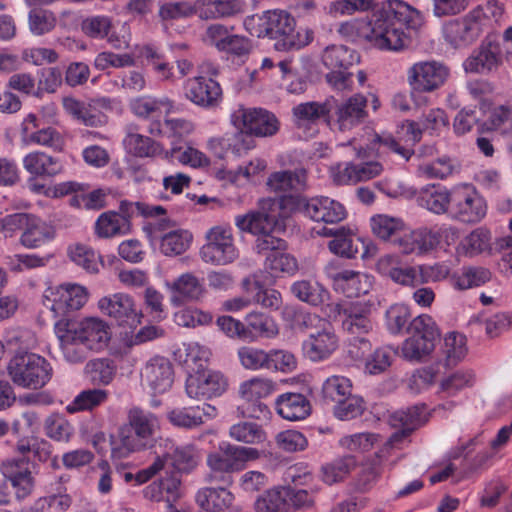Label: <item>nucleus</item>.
<instances>
[{"label":"nucleus","instance_id":"1","mask_svg":"<svg viewBox=\"0 0 512 512\" xmlns=\"http://www.w3.org/2000/svg\"><path fill=\"white\" fill-rule=\"evenodd\" d=\"M422 25L417 9L402 0H389L364 25V39L380 50L401 51L411 44L405 29L417 31Z\"/></svg>","mask_w":512,"mask_h":512},{"label":"nucleus","instance_id":"2","mask_svg":"<svg viewBox=\"0 0 512 512\" xmlns=\"http://www.w3.org/2000/svg\"><path fill=\"white\" fill-rule=\"evenodd\" d=\"M18 455L2 462L1 472L10 483L18 499H24L34 489L35 480L31 470V458L47 462L52 457V445L37 437H21L14 446Z\"/></svg>","mask_w":512,"mask_h":512},{"label":"nucleus","instance_id":"3","mask_svg":"<svg viewBox=\"0 0 512 512\" xmlns=\"http://www.w3.org/2000/svg\"><path fill=\"white\" fill-rule=\"evenodd\" d=\"M187 351L185 363L193 371L186 379L187 395L193 399L221 396L227 390L228 381L219 371L205 370L209 350L198 344H190Z\"/></svg>","mask_w":512,"mask_h":512},{"label":"nucleus","instance_id":"4","mask_svg":"<svg viewBox=\"0 0 512 512\" xmlns=\"http://www.w3.org/2000/svg\"><path fill=\"white\" fill-rule=\"evenodd\" d=\"M294 17L285 10L266 11L258 17V28L253 34L257 37H269L277 40L275 48L279 51L299 50L313 40L309 29L296 31Z\"/></svg>","mask_w":512,"mask_h":512},{"label":"nucleus","instance_id":"5","mask_svg":"<svg viewBox=\"0 0 512 512\" xmlns=\"http://www.w3.org/2000/svg\"><path fill=\"white\" fill-rule=\"evenodd\" d=\"M128 421L132 431L122 429L118 438L111 439V455L113 458H125L131 452L146 448L159 428L157 416L139 407H133L129 410Z\"/></svg>","mask_w":512,"mask_h":512},{"label":"nucleus","instance_id":"6","mask_svg":"<svg viewBox=\"0 0 512 512\" xmlns=\"http://www.w3.org/2000/svg\"><path fill=\"white\" fill-rule=\"evenodd\" d=\"M301 325L308 330L301 348L303 356L313 363L328 360L339 347L333 325L316 314L302 315Z\"/></svg>","mask_w":512,"mask_h":512},{"label":"nucleus","instance_id":"7","mask_svg":"<svg viewBox=\"0 0 512 512\" xmlns=\"http://www.w3.org/2000/svg\"><path fill=\"white\" fill-rule=\"evenodd\" d=\"M259 458L260 452L256 448L222 443L218 451L207 456V465L211 470L208 480L229 486L233 483L232 473L243 470L247 462Z\"/></svg>","mask_w":512,"mask_h":512},{"label":"nucleus","instance_id":"8","mask_svg":"<svg viewBox=\"0 0 512 512\" xmlns=\"http://www.w3.org/2000/svg\"><path fill=\"white\" fill-rule=\"evenodd\" d=\"M7 374L16 386L37 390L43 388L51 380L53 369L43 356L19 351L9 360Z\"/></svg>","mask_w":512,"mask_h":512},{"label":"nucleus","instance_id":"9","mask_svg":"<svg viewBox=\"0 0 512 512\" xmlns=\"http://www.w3.org/2000/svg\"><path fill=\"white\" fill-rule=\"evenodd\" d=\"M410 337L401 347L402 356L409 361H420L428 356L435 348L439 337L435 322L428 315L414 318L407 327Z\"/></svg>","mask_w":512,"mask_h":512},{"label":"nucleus","instance_id":"10","mask_svg":"<svg viewBox=\"0 0 512 512\" xmlns=\"http://www.w3.org/2000/svg\"><path fill=\"white\" fill-rule=\"evenodd\" d=\"M206 243L200 249L201 259L208 264L224 266L239 256L232 230L227 226L211 227L205 234Z\"/></svg>","mask_w":512,"mask_h":512},{"label":"nucleus","instance_id":"11","mask_svg":"<svg viewBox=\"0 0 512 512\" xmlns=\"http://www.w3.org/2000/svg\"><path fill=\"white\" fill-rule=\"evenodd\" d=\"M484 198L471 186L462 185L452 188V202L449 216L463 223L480 222L486 215Z\"/></svg>","mask_w":512,"mask_h":512},{"label":"nucleus","instance_id":"12","mask_svg":"<svg viewBox=\"0 0 512 512\" xmlns=\"http://www.w3.org/2000/svg\"><path fill=\"white\" fill-rule=\"evenodd\" d=\"M480 9H472L465 16L450 20L443 27V36L454 48H463L474 43L483 33Z\"/></svg>","mask_w":512,"mask_h":512},{"label":"nucleus","instance_id":"13","mask_svg":"<svg viewBox=\"0 0 512 512\" xmlns=\"http://www.w3.org/2000/svg\"><path fill=\"white\" fill-rule=\"evenodd\" d=\"M87 301L88 292L84 286L67 284L46 289L42 302L56 317H59L81 309Z\"/></svg>","mask_w":512,"mask_h":512},{"label":"nucleus","instance_id":"14","mask_svg":"<svg viewBox=\"0 0 512 512\" xmlns=\"http://www.w3.org/2000/svg\"><path fill=\"white\" fill-rule=\"evenodd\" d=\"M235 225L242 232L255 236L274 232L279 225V213L275 200L263 199L259 208L235 217Z\"/></svg>","mask_w":512,"mask_h":512},{"label":"nucleus","instance_id":"15","mask_svg":"<svg viewBox=\"0 0 512 512\" xmlns=\"http://www.w3.org/2000/svg\"><path fill=\"white\" fill-rule=\"evenodd\" d=\"M449 75V68L440 61H420L408 69L407 81L413 90L429 93L442 87Z\"/></svg>","mask_w":512,"mask_h":512},{"label":"nucleus","instance_id":"16","mask_svg":"<svg viewBox=\"0 0 512 512\" xmlns=\"http://www.w3.org/2000/svg\"><path fill=\"white\" fill-rule=\"evenodd\" d=\"M231 121L236 128L247 129L252 137L273 136L280 126L276 116L262 108H239L231 115Z\"/></svg>","mask_w":512,"mask_h":512},{"label":"nucleus","instance_id":"17","mask_svg":"<svg viewBox=\"0 0 512 512\" xmlns=\"http://www.w3.org/2000/svg\"><path fill=\"white\" fill-rule=\"evenodd\" d=\"M89 351L104 350L112 336L109 324L98 317H87L76 324L63 323Z\"/></svg>","mask_w":512,"mask_h":512},{"label":"nucleus","instance_id":"18","mask_svg":"<svg viewBox=\"0 0 512 512\" xmlns=\"http://www.w3.org/2000/svg\"><path fill=\"white\" fill-rule=\"evenodd\" d=\"M98 308L108 317L114 319L119 326L134 328L141 322L142 314L133 298L125 293L104 296L98 301Z\"/></svg>","mask_w":512,"mask_h":512},{"label":"nucleus","instance_id":"19","mask_svg":"<svg viewBox=\"0 0 512 512\" xmlns=\"http://www.w3.org/2000/svg\"><path fill=\"white\" fill-rule=\"evenodd\" d=\"M426 420V407L424 404H417L407 409L393 412L389 416V424L397 429V431L389 437L385 446L388 448L395 447L423 425Z\"/></svg>","mask_w":512,"mask_h":512},{"label":"nucleus","instance_id":"20","mask_svg":"<svg viewBox=\"0 0 512 512\" xmlns=\"http://www.w3.org/2000/svg\"><path fill=\"white\" fill-rule=\"evenodd\" d=\"M368 99L361 93H356L341 103L335 102L332 125L340 131H350L363 124L368 118Z\"/></svg>","mask_w":512,"mask_h":512},{"label":"nucleus","instance_id":"21","mask_svg":"<svg viewBox=\"0 0 512 512\" xmlns=\"http://www.w3.org/2000/svg\"><path fill=\"white\" fill-rule=\"evenodd\" d=\"M184 94L187 100L204 109L216 108L222 101L220 84L211 77L201 75L185 81Z\"/></svg>","mask_w":512,"mask_h":512},{"label":"nucleus","instance_id":"22","mask_svg":"<svg viewBox=\"0 0 512 512\" xmlns=\"http://www.w3.org/2000/svg\"><path fill=\"white\" fill-rule=\"evenodd\" d=\"M325 273L332 281L333 288L348 298L367 294L372 286L368 275L350 269H338L333 264L325 267Z\"/></svg>","mask_w":512,"mask_h":512},{"label":"nucleus","instance_id":"23","mask_svg":"<svg viewBox=\"0 0 512 512\" xmlns=\"http://www.w3.org/2000/svg\"><path fill=\"white\" fill-rule=\"evenodd\" d=\"M335 312L344 315L343 329L352 336H368L373 329L370 319L371 305L367 302H351L343 305L335 304Z\"/></svg>","mask_w":512,"mask_h":512},{"label":"nucleus","instance_id":"24","mask_svg":"<svg viewBox=\"0 0 512 512\" xmlns=\"http://www.w3.org/2000/svg\"><path fill=\"white\" fill-rule=\"evenodd\" d=\"M336 99L329 97L323 102L310 101L300 103L293 107L292 115L297 128L306 129L323 121L332 126V110Z\"/></svg>","mask_w":512,"mask_h":512},{"label":"nucleus","instance_id":"25","mask_svg":"<svg viewBox=\"0 0 512 512\" xmlns=\"http://www.w3.org/2000/svg\"><path fill=\"white\" fill-rule=\"evenodd\" d=\"M502 64V53L498 43L484 41L464 61V70L468 73L487 74Z\"/></svg>","mask_w":512,"mask_h":512},{"label":"nucleus","instance_id":"26","mask_svg":"<svg viewBox=\"0 0 512 512\" xmlns=\"http://www.w3.org/2000/svg\"><path fill=\"white\" fill-rule=\"evenodd\" d=\"M305 217L315 222L337 224L347 217L344 205L327 196L309 198L306 204Z\"/></svg>","mask_w":512,"mask_h":512},{"label":"nucleus","instance_id":"27","mask_svg":"<svg viewBox=\"0 0 512 512\" xmlns=\"http://www.w3.org/2000/svg\"><path fill=\"white\" fill-rule=\"evenodd\" d=\"M141 376L154 393L161 394L170 389L173 384V366L167 358L156 356L147 362Z\"/></svg>","mask_w":512,"mask_h":512},{"label":"nucleus","instance_id":"28","mask_svg":"<svg viewBox=\"0 0 512 512\" xmlns=\"http://www.w3.org/2000/svg\"><path fill=\"white\" fill-rule=\"evenodd\" d=\"M225 487L201 489L196 495L197 503L206 512H239L234 495Z\"/></svg>","mask_w":512,"mask_h":512},{"label":"nucleus","instance_id":"29","mask_svg":"<svg viewBox=\"0 0 512 512\" xmlns=\"http://www.w3.org/2000/svg\"><path fill=\"white\" fill-rule=\"evenodd\" d=\"M417 201L421 207L434 214L449 215L452 202V189L449 190L440 184L427 185L420 190Z\"/></svg>","mask_w":512,"mask_h":512},{"label":"nucleus","instance_id":"30","mask_svg":"<svg viewBox=\"0 0 512 512\" xmlns=\"http://www.w3.org/2000/svg\"><path fill=\"white\" fill-rule=\"evenodd\" d=\"M267 186L276 193L302 192L307 188V171L300 167L270 174Z\"/></svg>","mask_w":512,"mask_h":512},{"label":"nucleus","instance_id":"31","mask_svg":"<svg viewBox=\"0 0 512 512\" xmlns=\"http://www.w3.org/2000/svg\"><path fill=\"white\" fill-rule=\"evenodd\" d=\"M167 285L172 292L171 302L175 306L199 300L205 292L203 284L192 273H184Z\"/></svg>","mask_w":512,"mask_h":512},{"label":"nucleus","instance_id":"32","mask_svg":"<svg viewBox=\"0 0 512 512\" xmlns=\"http://www.w3.org/2000/svg\"><path fill=\"white\" fill-rule=\"evenodd\" d=\"M24 169L34 177H55L63 172L64 166L59 158L45 152H30L23 158Z\"/></svg>","mask_w":512,"mask_h":512},{"label":"nucleus","instance_id":"33","mask_svg":"<svg viewBox=\"0 0 512 512\" xmlns=\"http://www.w3.org/2000/svg\"><path fill=\"white\" fill-rule=\"evenodd\" d=\"M277 413L289 421L305 419L311 412L309 400L301 393H284L275 401Z\"/></svg>","mask_w":512,"mask_h":512},{"label":"nucleus","instance_id":"34","mask_svg":"<svg viewBox=\"0 0 512 512\" xmlns=\"http://www.w3.org/2000/svg\"><path fill=\"white\" fill-rule=\"evenodd\" d=\"M492 278L489 269L481 266H464L455 271L449 278L450 285L458 291L480 287Z\"/></svg>","mask_w":512,"mask_h":512},{"label":"nucleus","instance_id":"35","mask_svg":"<svg viewBox=\"0 0 512 512\" xmlns=\"http://www.w3.org/2000/svg\"><path fill=\"white\" fill-rule=\"evenodd\" d=\"M54 237V227L33 215L26 229L22 232L20 242L26 248H38Z\"/></svg>","mask_w":512,"mask_h":512},{"label":"nucleus","instance_id":"36","mask_svg":"<svg viewBox=\"0 0 512 512\" xmlns=\"http://www.w3.org/2000/svg\"><path fill=\"white\" fill-rule=\"evenodd\" d=\"M55 329L60 349L66 361L70 363L83 362L87 358V351L89 350L82 346L76 336L63 323H57Z\"/></svg>","mask_w":512,"mask_h":512},{"label":"nucleus","instance_id":"37","mask_svg":"<svg viewBox=\"0 0 512 512\" xmlns=\"http://www.w3.org/2000/svg\"><path fill=\"white\" fill-rule=\"evenodd\" d=\"M245 330L250 332L247 341L257 338L272 339L279 334V327L274 319L261 312H251L245 317Z\"/></svg>","mask_w":512,"mask_h":512},{"label":"nucleus","instance_id":"38","mask_svg":"<svg viewBox=\"0 0 512 512\" xmlns=\"http://www.w3.org/2000/svg\"><path fill=\"white\" fill-rule=\"evenodd\" d=\"M95 234L99 238H111L127 234L131 230V223L120 217L115 211L102 213L95 222Z\"/></svg>","mask_w":512,"mask_h":512},{"label":"nucleus","instance_id":"39","mask_svg":"<svg viewBox=\"0 0 512 512\" xmlns=\"http://www.w3.org/2000/svg\"><path fill=\"white\" fill-rule=\"evenodd\" d=\"M359 61V55L344 45H331L325 48L322 62L329 69H347Z\"/></svg>","mask_w":512,"mask_h":512},{"label":"nucleus","instance_id":"40","mask_svg":"<svg viewBox=\"0 0 512 512\" xmlns=\"http://www.w3.org/2000/svg\"><path fill=\"white\" fill-rule=\"evenodd\" d=\"M130 108L138 117L148 118L161 113L162 109L166 113L172 112L174 104L168 97L141 96L130 102Z\"/></svg>","mask_w":512,"mask_h":512},{"label":"nucleus","instance_id":"41","mask_svg":"<svg viewBox=\"0 0 512 512\" xmlns=\"http://www.w3.org/2000/svg\"><path fill=\"white\" fill-rule=\"evenodd\" d=\"M291 293L300 301L312 306L324 303L328 297V290L318 282L309 280L296 281L291 285Z\"/></svg>","mask_w":512,"mask_h":512},{"label":"nucleus","instance_id":"42","mask_svg":"<svg viewBox=\"0 0 512 512\" xmlns=\"http://www.w3.org/2000/svg\"><path fill=\"white\" fill-rule=\"evenodd\" d=\"M161 458L165 459V463L170 461L171 465L177 472H190L199 462V453L192 444L176 446L171 453H166Z\"/></svg>","mask_w":512,"mask_h":512},{"label":"nucleus","instance_id":"43","mask_svg":"<svg viewBox=\"0 0 512 512\" xmlns=\"http://www.w3.org/2000/svg\"><path fill=\"white\" fill-rule=\"evenodd\" d=\"M229 436L237 441L250 445L264 443L267 434L263 427L255 422L240 421L229 428Z\"/></svg>","mask_w":512,"mask_h":512},{"label":"nucleus","instance_id":"44","mask_svg":"<svg viewBox=\"0 0 512 512\" xmlns=\"http://www.w3.org/2000/svg\"><path fill=\"white\" fill-rule=\"evenodd\" d=\"M328 247L332 253L348 259L355 258L360 247L364 249L362 257H365L367 253L364 242L358 237H353L348 228H344L337 239L331 240Z\"/></svg>","mask_w":512,"mask_h":512},{"label":"nucleus","instance_id":"45","mask_svg":"<svg viewBox=\"0 0 512 512\" xmlns=\"http://www.w3.org/2000/svg\"><path fill=\"white\" fill-rule=\"evenodd\" d=\"M369 147L375 150L379 156L386 152H392L405 162L414 155V150L411 147L401 144L388 133H376L370 141Z\"/></svg>","mask_w":512,"mask_h":512},{"label":"nucleus","instance_id":"46","mask_svg":"<svg viewBox=\"0 0 512 512\" xmlns=\"http://www.w3.org/2000/svg\"><path fill=\"white\" fill-rule=\"evenodd\" d=\"M373 234L383 241H393L404 230V223L400 218L379 214L370 219Z\"/></svg>","mask_w":512,"mask_h":512},{"label":"nucleus","instance_id":"47","mask_svg":"<svg viewBox=\"0 0 512 512\" xmlns=\"http://www.w3.org/2000/svg\"><path fill=\"white\" fill-rule=\"evenodd\" d=\"M125 144L129 151L137 157L162 156L164 158L165 151L162 145L150 137L138 133H129L125 138Z\"/></svg>","mask_w":512,"mask_h":512},{"label":"nucleus","instance_id":"48","mask_svg":"<svg viewBox=\"0 0 512 512\" xmlns=\"http://www.w3.org/2000/svg\"><path fill=\"white\" fill-rule=\"evenodd\" d=\"M206 19L232 18L244 12V0H204Z\"/></svg>","mask_w":512,"mask_h":512},{"label":"nucleus","instance_id":"49","mask_svg":"<svg viewBox=\"0 0 512 512\" xmlns=\"http://www.w3.org/2000/svg\"><path fill=\"white\" fill-rule=\"evenodd\" d=\"M223 149L235 156H241L254 147L255 141L247 129L237 128L233 132L225 133L219 140Z\"/></svg>","mask_w":512,"mask_h":512},{"label":"nucleus","instance_id":"50","mask_svg":"<svg viewBox=\"0 0 512 512\" xmlns=\"http://www.w3.org/2000/svg\"><path fill=\"white\" fill-rule=\"evenodd\" d=\"M108 399V392L103 389H86L81 391L74 400L66 406V411L74 414L81 411L93 410Z\"/></svg>","mask_w":512,"mask_h":512},{"label":"nucleus","instance_id":"51","mask_svg":"<svg viewBox=\"0 0 512 512\" xmlns=\"http://www.w3.org/2000/svg\"><path fill=\"white\" fill-rule=\"evenodd\" d=\"M44 431L48 438L67 443L74 434V427L64 415L52 413L44 421Z\"/></svg>","mask_w":512,"mask_h":512},{"label":"nucleus","instance_id":"52","mask_svg":"<svg viewBox=\"0 0 512 512\" xmlns=\"http://www.w3.org/2000/svg\"><path fill=\"white\" fill-rule=\"evenodd\" d=\"M164 159L171 162L176 160L183 165H189L193 168L209 165L207 156L191 146L185 148L172 146L170 150L164 152Z\"/></svg>","mask_w":512,"mask_h":512},{"label":"nucleus","instance_id":"53","mask_svg":"<svg viewBox=\"0 0 512 512\" xmlns=\"http://www.w3.org/2000/svg\"><path fill=\"white\" fill-rule=\"evenodd\" d=\"M356 464V459L352 455L336 459L322 466V480L328 485L340 482L356 467Z\"/></svg>","mask_w":512,"mask_h":512},{"label":"nucleus","instance_id":"54","mask_svg":"<svg viewBox=\"0 0 512 512\" xmlns=\"http://www.w3.org/2000/svg\"><path fill=\"white\" fill-rule=\"evenodd\" d=\"M192 235L185 230H173L161 236L160 249L166 256L184 253L190 245Z\"/></svg>","mask_w":512,"mask_h":512},{"label":"nucleus","instance_id":"55","mask_svg":"<svg viewBox=\"0 0 512 512\" xmlns=\"http://www.w3.org/2000/svg\"><path fill=\"white\" fill-rule=\"evenodd\" d=\"M352 394V382L340 375L328 377L322 385V395L325 399L338 403Z\"/></svg>","mask_w":512,"mask_h":512},{"label":"nucleus","instance_id":"56","mask_svg":"<svg viewBox=\"0 0 512 512\" xmlns=\"http://www.w3.org/2000/svg\"><path fill=\"white\" fill-rule=\"evenodd\" d=\"M284 486L274 487L259 495L254 503L257 512H284L287 510Z\"/></svg>","mask_w":512,"mask_h":512},{"label":"nucleus","instance_id":"57","mask_svg":"<svg viewBox=\"0 0 512 512\" xmlns=\"http://www.w3.org/2000/svg\"><path fill=\"white\" fill-rule=\"evenodd\" d=\"M71 260L87 272L95 274L103 266L101 256L86 245L78 244L69 250Z\"/></svg>","mask_w":512,"mask_h":512},{"label":"nucleus","instance_id":"58","mask_svg":"<svg viewBox=\"0 0 512 512\" xmlns=\"http://www.w3.org/2000/svg\"><path fill=\"white\" fill-rule=\"evenodd\" d=\"M285 251H276L265 259V268L274 276L280 274L293 275L298 270L296 258Z\"/></svg>","mask_w":512,"mask_h":512},{"label":"nucleus","instance_id":"59","mask_svg":"<svg viewBox=\"0 0 512 512\" xmlns=\"http://www.w3.org/2000/svg\"><path fill=\"white\" fill-rule=\"evenodd\" d=\"M240 364L248 370H267L269 363L268 351L253 347L241 346L237 351Z\"/></svg>","mask_w":512,"mask_h":512},{"label":"nucleus","instance_id":"60","mask_svg":"<svg viewBox=\"0 0 512 512\" xmlns=\"http://www.w3.org/2000/svg\"><path fill=\"white\" fill-rule=\"evenodd\" d=\"M170 423L179 428L193 429L203 424L200 406L174 408L167 414Z\"/></svg>","mask_w":512,"mask_h":512},{"label":"nucleus","instance_id":"61","mask_svg":"<svg viewBox=\"0 0 512 512\" xmlns=\"http://www.w3.org/2000/svg\"><path fill=\"white\" fill-rule=\"evenodd\" d=\"M275 385L272 380L255 377L240 385L239 393L243 401L262 399L274 391Z\"/></svg>","mask_w":512,"mask_h":512},{"label":"nucleus","instance_id":"62","mask_svg":"<svg viewBox=\"0 0 512 512\" xmlns=\"http://www.w3.org/2000/svg\"><path fill=\"white\" fill-rule=\"evenodd\" d=\"M411 318L409 308L404 304L391 305L385 313V323L391 334H399Z\"/></svg>","mask_w":512,"mask_h":512},{"label":"nucleus","instance_id":"63","mask_svg":"<svg viewBox=\"0 0 512 512\" xmlns=\"http://www.w3.org/2000/svg\"><path fill=\"white\" fill-rule=\"evenodd\" d=\"M444 346L448 366L456 365L467 353L466 338L460 333H449L444 339Z\"/></svg>","mask_w":512,"mask_h":512},{"label":"nucleus","instance_id":"64","mask_svg":"<svg viewBox=\"0 0 512 512\" xmlns=\"http://www.w3.org/2000/svg\"><path fill=\"white\" fill-rule=\"evenodd\" d=\"M30 31L35 35H43L51 31L56 24L53 13L41 8H34L28 15Z\"/></svg>","mask_w":512,"mask_h":512}]
</instances>
